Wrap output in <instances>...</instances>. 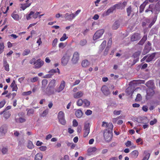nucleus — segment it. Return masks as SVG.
Segmentation results:
<instances>
[{
	"label": "nucleus",
	"mask_w": 160,
	"mask_h": 160,
	"mask_svg": "<svg viewBox=\"0 0 160 160\" xmlns=\"http://www.w3.org/2000/svg\"><path fill=\"white\" fill-rule=\"evenodd\" d=\"M132 8L131 6H129L127 9V12L128 14V16H129L131 14L132 12Z\"/></svg>",
	"instance_id": "nucleus-51"
},
{
	"label": "nucleus",
	"mask_w": 160,
	"mask_h": 160,
	"mask_svg": "<svg viewBox=\"0 0 160 160\" xmlns=\"http://www.w3.org/2000/svg\"><path fill=\"white\" fill-rule=\"evenodd\" d=\"M92 111L89 109L87 110L85 112V114L87 116H89L91 115L92 113Z\"/></svg>",
	"instance_id": "nucleus-53"
},
{
	"label": "nucleus",
	"mask_w": 160,
	"mask_h": 160,
	"mask_svg": "<svg viewBox=\"0 0 160 160\" xmlns=\"http://www.w3.org/2000/svg\"><path fill=\"white\" fill-rule=\"evenodd\" d=\"M57 72H58L59 74H60V71L59 69L58 68L56 69H51L48 72V73H50L51 74H52L53 76L54 73H56Z\"/></svg>",
	"instance_id": "nucleus-29"
},
{
	"label": "nucleus",
	"mask_w": 160,
	"mask_h": 160,
	"mask_svg": "<svg viewBox=\"0 0 160 160\" xmlns=\"http://www.w3.org/2000/svg\"><path fill=\"white\" fill-rule=\"evenodd\" d=\"M89 62L87 60L83 61L82 63V66L83 67H86L89 65Z\"/></svg>",
	"instance_id": "nucleus-36"
},
{
	"label": "nucleus",
	"mask_w": 160,
	"mask_h": 160,
	"mask_svg": "<svg viewBox=\"0 0 160 160\" xmlns=\"http://www.w3.org/2000/svg\"><path fill=\"white\" fill-rule=\"evenodd\" d=\"M157 19V16H155L153 18L152 22L150 24L149 26V27L151 28L155 23Z\"/></svg>",
	"instance_id": "nucleus-42"
},
{
	"label": "nucleus",
	"mask_w": 160,
	"mask_h": 160,
	"mask_svg": "<svg viewBox=\"0 0 160 160\" xmlns=\"http://www.w3.org/2000/svg\"><path fill=\"white\" fill-rule=\"evenodd\" d=\"M127 4V2L124 1L123 2H120L119 3L114 5V7L115 9H122L124 8L126 5Z\"/></svg>",
	"instance_id": "nucleus-13"
},
{
	"label": "nucleus",
	"mask_w": 160,
	"mask_h": 160,
	"mask_svg": "<svg viewBox=\"0 0 160 160\" xmlns=\"http://www.w3.org/2000/svg\"><path fill=\"white\" fill-rule=\"evenodd\" d=\"M154 88H148L147 90V95L146 97L147 99H149L152 96L154 93Z\"/></svg>",
	"instance_id": "nucleus-16"
},
{
	"label": "nucleus",
	"mask_w": 160,
	"mask_h": 160,
	"mask_svg": "<svg viewBox=\"0 0 160 160\" xmlns=\"http://www.w3.org/2000/svg\"><path fill=\"white\" fill-rule=\"evenodd\" d=\"M137 82L138 83H144L145 82V81L143 80H133L132 81H131L129 83L130 85H132V84H135L136 83H135L136 82Z\"/></svg>",
	"instance_id": "nucleus-33"
},
{
	"label": "nucleus",
	"mask_w": 160,
	"mask_h": 160,
	"mask_svg": "<svg viewBox=\"0 0 160 160\" xmlns=\"http://www.w3.org/2000/svg\"><path fill=\"white\" fill-rule=\"evenodd\" d=\"M59 122L62 125H64L66 123L65 117L58 119Z\"/></svg>",
	"instance_id": "nucleus-44"
},
{
	"label": "nucleus",
	"mask_w": 160,
	"mask_h": 160,
	"mask_svg": "<svg viewBox=\"0 0 160 160\" xmlns=\"http://www.w3.org/2000/svg\"><path fill=\"white\" fill-rule=\"evenodd\" d=\"M119 21H116L113 24L112 26L113 29L116 30L117 29L119 26Z\"/></svg>",
	"instance_id": "nucleus-31"
},
{
	"label": "nucleus",
	"mask_w": 160,
	"mask_h": 160,
	"mask_svg": "<svg viewBox=\"0 0 160 160\" xmlns=\"http://www.w3.org/2000/svg\"><path fill=\"white\" fill-rule=\"evenodd\" d=\"M151 5H149L148 9L146 10L145 11V12H146V13L149 12V13H152L153 12L152 11V9L151 8Z\"/></svg>",
	"instance_id": "nucleus-52"
},
{
	"label": "nucleus",
	"mask_w": 160,
	"mask_h": 160,
	"mask_svg": "<svg viewBox=\"0 0 160 160\" xmlns=\"http://www.w3.org/2000/svg\"><path fill=\"white\" fill-rule=\"evenodd\" d=\"M27 147L28 148L30 149H32L34 147L32 142L31 141H29L28 142Z\"/></svg>",
	"instance_id": "nucleus-41"
},
{
	"label": "nucleus",
	"mask_w": 160,
	"mask_h": 160,
	"mask_svg": "<svg viewBox=\"0 0 160 160\" xmlns=\"http://www.w3.org/2000/svg\"><path fill=\"white\" fill-rule=\"evenodd\" d=\"M65 82L64 80H62L59 87L55 90V92L59 93L62 91L65 87Z\"/></svg>",
	"instance_id": "nucleus-11"
},
{
	"label": "nucleus",
	"mask_w": 160,
	"mask_h": 160,
	"mask_svg": "<svg viewBox=\"0 0 160 160\" xmlns=\"http://www.w3.org/2000/svg\"><path fill=\"white\" fill-rule=\"evenodd\" d=\"M6 103V101L5 100H3L0 102V108H1L4 107Z\"/></svg>",
	"instance_id": "nucleus-49"
},
{
	"label": "nucleus",
	"mask_w": 160,
	"mask_h": 160,
	"mask_svg": "<svg viewBox=\"0 0 160 160\" xmlns=\"http://www.w3.org/2000/svg\"><path fill=\"white\" fill-rule=\"evenodd\" d=\"M75 114L77 117L78 118H80V110L78 109L75 112Z\"/></svg>",
	"instance_id": "nucleus-59"
},
{
	"label": "nucleus",
	"mask_w": 160,
	"mask_h": 160,
	"mask_svg": "<svg viewBox=\"0 0 160 160\" xmlns=\"http://www.w3.org/2000/svg\"><path fill=\"white\" fill-rule=\"evenodd\" d=\"M140 38V35L138 33H134L131 38V41H135L139 39Z\"/></svg>",
	"instance_id": "nucleus-21"
},
{
	"label": "nucleus",
	"mask_w": 160,
	"mask_h": 160,
	"mask_svg": "<svg viewBox=\"0 0 160 160\" xmlns=\"http://www.w3.org/2000/svg\"><path fill=\"white\" fill-rule=\"evenodd\" d=\"M44 62L41 60L40 59H38L34 63L35 66L34 68H39L42 66Z\"/></svg>",
	"instance_id": "nucleus-12"
},
{
	"label": "nucleus",
	"mask_w": 160,
	"mask_h": 160,
	"mask_svg": "<svg viewBox=\"0 0 160 160\" xmlns=\"http://www.w3.org/2000/svg\"><path fill=\"white\" fill-rule=\"evenodd\" d=\"M73 126L74 127H77L78 125V123L75 119H74L72 122Z\"/></svg>",
	"instance_id": "nucleus-61"
},
{
	"label": "nucleus",
	"mask_w": 160,
	"mask_h": 160,
	"mask_svg": "<svg viewBox=\"0 0 160 160\" xmlns=\"http://www.w3.org/2000/svg\"><path fill=\"white\" fill-rule=\"evenodd\" d=\"M65 117L64 114L63 112L62 111H60L58 114V118L59 119L61 118H62Z\"/></svg>",
	"instance_id": "nucleus-39"
},
{
	"label": "nucleus",
	"mask_w": 160,
	"mask_h": 160,
	"mask_svg": "<svg viewBox=\"0 0 160 160\" xmlns=\"http://www.w3.org/2000/svg\"><path fill=\"white\" fill-rule=\"evenodd\" d=\"M10 87L12 88V91H17L18 90V88L17 85L16 84V82L15 80H13L11 83Z\"/></svg>",
	"instance_id": "nucleus-24"
},
{
	"label": "nucleus",
	"mask_w": 160,
	"mask_h": 160,
	"mask_svg": "<svg viewBox=\"0 0 160 160\" xmlns=\"http://www.w3.org/2000/svg\"><path fill=\"white\" fill-rule=\"evenodd\" d=\"M73 96L75 98H79L80 97V92H78L77 93H74Z\"/></svg>",
	"instance_id": "nucleus-54"
},
{
	"label": "nucleus",
	"mask_w": 160,
	"mask_h": 160,
	"mask_svg": "<svg viewBox=\"0 0 160 160\" xmlns=\"http://www.w3.org/2000/svg\"><path fill=\"white\" fill-rule=\"evenodd\" d=\"M125 145L127 147H130V146H132V147H133V148H135L136 147L135 146H133V143L131 142V141H128L125 143Z\"/></svg>",
	"instance_id": "nucleus-40"
},
{
	"label": "nucleus",
	"mask_w": 160,
	"mask_h": 160,
	"mask_svg": "<svg viewBox=\"0 0 160 160\" xmlns=\"http://www.w3.org/2000/svg\"><path fill=\"white\" fill-rule=\"evenodd\" d=\"M90 104V102L86 99H84L82 101V105L84 107H88Z\"/></svg>",
	"instance_id": "nucleus-23"
},
{
	"label": "nucleus",
	"mask_w": 160,
	"mask_h": 160,
	"mask_svg": "<svg viewBox=\"0 0 160 160\" xmlns=\"http://www.w3.org/2000/svg\"><path fill=\"white\" fill-rule=\"evenodd\" d=\"M39 149L42 151H45L47 149V147L46 146H42L39 148Z\"/></svg>",
	"instance_id": "nucleus-63"
},
{
	"label": "nucleus",
	"mask_w": 160,
	"mask_h": 160,
	"mask_svg": "<svg viewBox=\"0 0 160 160\" xmlns=\"http://www.w3.org/2000/svg\"><path fill=\"white\" fill-rule=\"evenodd\" d=\"M115 8L114 7V6H113L112 7H111L109 9H108L107 12V15H109L110 13L112 12L114 10H115Z\"/></svg>",
	"instance_id": "nucleus-38"
},
{
	"label": "nucleus",
	"mask_w": 160,
	"mask_h": 160,
	"mask_svg": "<svg viewBox=\"0 0 160 160\" xmlns=\"http://www.w3.org/2000/svg\"><path fill=\"white\" fill-rule=\"evenodd\" d=\"M98 150L99 151L100 150H98L95 147H90L88 150V153L90 155L92 154Z\"/></svg>",
	"instance_id": "nucleus-18"
},
{
	"label": "nucleus",
	"mask_w": 160,
	"mask_h": 160,
	"mask_svg": "<svg viewBox=\"0 0 160 160\" xmlns=\"http://www.w3.org/2000/svg\"><path fill=\"white\" fill-rule=\"evenodd\" d=\"M24 115L22 112L19 113L18 114L19 117L16 118H15V121L18 123H23L26 121V119L25 117H23Z\"/></svg>",
	"instance_id": "nucleus-4"
},
{
	"label": "nucleus",
	"mask_w": 160,
	"mask_h": 160,
	"mask_svg": "<svg viewBox=\"0 0 160 160\" xmlns=\"http://www.w3.org/2000/svg\"><path fill=\"white\" fill-rule=\"evenodd\" d=\"M147 36L144 35L142 39L138 43V44L141 45H142L147 40Z\"/></svg>",
	"instance_id": "nucleus-34"
},
{
	"label": "nucleus",
	"mask_w": 160,
	"mask_h": 160,
	"mask_svg": "<svg viewBox=\"0 0 160 160\" xmlns=\"http://www.w3.org/2000/svg\"><path fill=\"white\" fill-rule=\"evenodd\" d=\"M151 44L149 42H148L147 44L145 45L142 53L145 55L148 53L151 49Z\"/></svg>",
	"instance_id": "nucleus-14"
},
{
	"label": "nucleus",
	"mask_w": 160,
	"mask_h": 160,
	"mask_svg": "<svg viewBox=\"0 0 160 160\" xmlns=\"http://www.w3.org/2000/svg\"><path fill=\"white\" fill-rule=\"evenodd\" d=\"M68 38V37H67L65 33L63 34L62 36L60 38V41H63L66 40Z\"/></svg>",
	"instance_id": "nucleus-47"
},
{
	"label": "nucleus",
	"mask_w": 160,
	"mask_h": 160,
	"mask_svg": "<svg viewBox=\"0 0 160 160\" xmlns=\"http://www.w3.org/2000/svg\"><path fill=\"white\" fill-rule=\"evenodd\" d=\"M79 58V54L77 52H74L73 54L72 61L73 64H76L78 62Z\"/></svg>",
	"instance_id": "nucleus-10"
},
{
	"label": "nucleus",
	"mask_w": 160,
	"mask_h": 160,
	"mask_svg": "<svg viewBox=\"0 0 160 160\" xmlns=\"http://www.w3.org/2000/svg\"><path fill=\"white\" fill-rule=\"evenodd\" d=\"M3 66L5 68V70L7 71H9V65L7 61L5 60H3Z\"/></svg>",
	"instance_id": "nucleus-27"
},
{
	"label": "nucleus",
	"mask_w": 160,
	"mask_h": 160,
	"mask_svg": "<svg viewBox=\"0 0 160 160\" xmlns=\"http://www.w3.org/2000/svg\"><path fill=\"white\" fill-rule=\"evenodd\" d=\"M34 111L33 109H30L27 112V114L29 116L31 114H33L34 113Z\"/></svg>",
	"instance_id": "nucleus-50"
},
{
	"label": "nucleus",
	"mask_w": 160,
	"mask_h": 160,
	"mask_svg": "<svg viewBox=\"0 0 160 160\" xmlns=\"http://www.w3.org/2000/svg\"><path fill=\"white\" fill-rule=\"evenodd\" d=\"M11 115L9 111H5L4 113L3 117L6 118H8Z\"/></svg>",
	"instance_id": "nucleus-43"
},
{
	"label": "nucleus",
	"mask_w": 160,
	"mask_h": 160,
	"mask_svg": "<svg viewBox=\"0 0 160 160\" xmlns=\"http://www.w3.org/2000/svg\"><path fill=\"white\" fill-rule=\"evenodd\" d=\"M40 13V12H37L36 13L34 14V12L33 11H31L30 13L26 15V18L27 20H29L31 18V16H32L33 18L36 19L37 18L38 16V15Z\"/></svg>",
	"instance_id": "nucleus-8"
},
{
	"label": "nucleus",
	"mask_w": 160,
	"mask_h": 160,
	"mask_svg": "<svg viewBox=\"0 0 160 160\" xmlns=\"http://www.w3.org/2000/svg\"><path fill=\"white\" fill-rule=\"evenodd\" d=\"M7 131V127L6 125H3L0 127V139L2 138Z\"/></svg>",
	"instance_id": "nucleus-5"
},
{
	"label": "nucleus",
	"mask_w": 160,
	"mask_h": 160,
	"mask_svg": "<svg viewBox=\"0 0 160 160\" xmlns=\"http://www.w3.org/2000/svg\"><path fill=\"white\" fill-rule=\"evenodd\" d=\"M4 48V43L2 42L0 44V54L2 53Z\"/></svg>",
	"instance_id": "nucleus-45"
},
{
	"label": "nucleus",
	"mask_w": 160,
	"mask_h": 160,
	"mask_svg": "<svg viewBox=\"0 0 160 160\" xmlns=\"http://www.w3.org/2000/svg\"><path fill=\"white\" fill-rule=\"evenodd\" d=\"M8 151V148L5 147H3L2 149V153L4 154L7 153Z\"/></svg>",
	"instance_id": "nucleus-56"
},
{
	"label": "nucleus",
	"mask_w": 160,
	"mask_h": 160,
	"mask_svg": "<svg viewBox=\"0 0 160 160\" xmlns=\"http://www.w3.org/2000/svg\"><path fill=\"white\" fill-rule=\"evenodd\" d=\"M12 17L15 20L18 21L19 20V16L16 13V12H14L11 14Z\"/></svg>",
	"instance_id": "nucleus-28"
},
{
	"label": "nucleus",
	"mask_w": 160,
	"mask_h": 160,
	"mask_svg": "<svg viewBox=\"0 0 160 160\" xmlns=\"http://www.w3.org/2000/svg\"><path fill=\"white\" fill-rule=\"evenodd\" d=\"M31 93H32V92L31 91H29L28 92H24L22 93V95H25V96L27 95H29L31 94Z\"/></svg>",
	"instance_id": "nucleus-62"
},
{
	"label": "nucleus",
	"mask_w": 160,
	"mask_h": 160,
	"mask_svg": "<svg viewBox=\"0 0 160 160\" xmlns=\"http://www.w3.org/2000/svg\"><path fill=\"white\" fill-rule=\"evenodd\" d=\"M101 90L104 95L106 96H108L110 94L109 88L106 85L103 86Z\"/></svg>",
	"instance_id": "nucleus-9"
},
{
	"label": "nucleus",
	"mask_w": 160,
	"mask_h": 160,
	"mask_svg": "<svg viewBox=\"0 0 160 160\" xmlns=\"http://www.w3.org/2000/svg\"><path fill=\"white\" fill-rule=\"evenodd\" d=\"M58 42V39L56 38L54 39L52 42V45L53 47H55L56 46Z\"/></svg>",
	"instance_id": "nucleus-58"
},
{
	"label": "nucleus",
	"mask_w": 160,
	"mask_h": 160,
	"mask_svg": "<svg viewBox=\"0 0 160 160\" xmlns=\"http://www.w3.org/2000/svg\"><path fill=\"white\" fill-rule=\"evenodd\" d=\"M142 99V97L140 94H138L136 99V101H140Z\"/></svg>",
	"instance_id": "nucleus-55"
},
{
	"label": "nucleus",
	"mask_w": 160,
	"mask_h": 160,
	"mask_svg": "<svg viewBox=\"0 0 160 160\" xmlns=\"http://www.w3.org/2000/svg\"><path fill=\"white\" fill-rule=\"evenodd\" d=\"M90 126L89 123L88 122H86L85 123L84 128V133L83 136L84 138L86 137L90 132Z\"/></svg>",
	"instance_id": "nucleus-6"
},
{
	"label": "nucleus",
	"mask_w": 160,
	"mask_h": 160,
	"mask_svg": "<svg viewBox=\"0 0 160 160\" xmlns=\"http://www.w3.org/2000/svg\"><path fill=\"white\" fill-rule=\"evenodd\" d=\"M71 55V52L69 51H67L65 54L62 58L61 63L63 66H65L67 64Z\"/></svg>",
	"instance_id": "nucleus-2"
},
{
	"label": "nucleus",
	"mask_w": 160,
	"mask_h": 160,
	"mask_svg": "<svg viewBox=\"0 0 160 160\" xmlns=\"http://www.w3.org/2000/svg\"><path fill=\"white\" fill-rule=\"evenodd\" d=\"M146 6L144 4H142L140 6L139 12L140 13H142L144 11V9Z\"/></svg>",
	"instance_id": "nucleus-46"
},
{
	"label": "nucleus",
	"mask_w": 160,
	"mask_h": 160,
	"mask_svg": "<svg viewBox=\"0 0 160 160\" xmlns=\"http://www.w3.org/2000/svg\"><path fill=\"white\" fill-rule=\"evenodd\" d=\"M104 32V30L102 29L99 30L96 32L93 37L94 40H96L99 38L103 34Z\"/></svg>",
	"instance_id": "nucleus-7"
},
{
	"label": "nucleus",
	"mask_w": 160,
	"mask_h": 160,
	"mask_svg": "<svg viewBox=\"0 0 160 160\" xmlns=\"http://www.w3.org/2000/svg\"><path fill=\"white\" fill-rule=\"evenodd\" d=\"M48 84V80L46 79H43L42 81V90L44 91V89Z\"/></svg>",
	"instance_id": "nucleus-32"
},
{
	"label": "nucleus",
	"mask_w": 160,
	"mask_h": 160,
	"mask_svg": "<svg viewBox=\"0 0 160 160\" xmlns=\"http://www.w3.org/2000/svg\"><path fill=\"white\" fill-rule=\"evenodd\" d=\"M138 155V152L137 150H134L130 154L131 157L133 158H136Z\"/></svg>",
	"instance_id": "nucleus-26"
},
{
	"label": "nucleus",
	"mask_w": 160,
	"mask_h": 160,
	"mask_svg": "<svg viewBox=\"0 0 160 160\" xmlns=\"http://www.w3.org/2000/svg\"><path fill=\"white\" fill-rule=\"evenodd\" d=\"M112 124L111 123H108L107 122H103L102 124V126L103 127H105L106 128V129H110V128L109 127V124Z\"/></svg>",
	"instance_id": "nucleus-35"
},
{
	"label": "nucleus",
	"mask_w": 160,
	"mask_h": 160,
	"mask_svg": "<svg viewBox=\"0 0 160 160\" xmlns=\"http://www.w3.org/2000/svg\"><path fill=\"white\" fill-rule=\"evenodd\" d=\"M38 80V77H35L31 79V81L32 82H35L37 81Z\"/></svg>",
	"instance_id": "nucleus-60"
},
{
	"label": "nucleus",
	"mask_w": 160,
	"mask_h": 160,
	"mask_svg": "<svg viewBox=\"0 0 160 160\" xmlns=\"http://www.w3.org/2000/svg\"><path fill=\"white\" fill-rule=\"evenodd\" d=\"M87 42V41L86 40L83 39L81 41V46H84L85 45Z\"/></svg>",
	"instance_id": "nucleus-64"
},
{
	"label": "nucleus",
	"mask_w": 160,
	"mask_h": 160,
	"mask_svg": "<svg viewBox=\"0 0 160 160\" xmlns=\"http://www.w3.org/2000/svg\"><path fill=\"white\" fill-rule=\"evenodd\" d=\"M144 154L145 156L143 158L142 160H148L150 156V154L149 153V151H144Z\"/></svg>",
	"instance_id": "nucleus-25"
},
{
	"label": "nucleus",
	"mask_w": 160,
	"mask_h": 160,
	"mask_svg": "<svg viewBox=\"0 0 160 160\" xmlns=\"http://www.w3.org/2000/svg\"><path fill=\"white\" fill-rule=\"evenodd\" d=\"M30 51L29 49H26L22 53V55L23 56L27 55L30 53Z\"/></svg>",
	"instance_id": "nucleus-48"
},
{
	"label": "nucleus",
	"mask_w": 160,
	"mask_h": 160,
	"mask_svg": "<svg viewBox=\"0 0 160 160\" xmlns=\"http://www.w3.org/2000/svg\"><path fill=\"white\" fill-rule=\"evenodd\" d=\"M56 80L54 79L52 80L50 82L48 87L47 88L48 93L49 94H54L55 91L54 90V88L55 86Z\"/></svg>",
	"instance_id": "nucleus-3"
},
{
	"label": "nucleus",
	"mask_w": 160,
	"mask_h": 160,
	"mask_svg": "<svg viewBox=\"0 0 160 160\" xmlns=\"http://www.w3.org/2000/svg\"><path fill=\"white\" fill-rule=\"evenodd\" d=\"M106 44V41L105 40L104 41L100 46L99 50L100 51H102L104 49Z\"/></svg>",
	"instance_id": "nucleus-37"
},
{
	"label": "nucleus",
	"mask_w": 160,
	"mask_h": 160,
	"mask_svg": "<svg viewBox=\"0 0 160 160\" xmlns=\"http://www.w3.org/2000/svg\"><path fill=\"white\" fill-rule=\"evenodd\" d=\"M141 53V52L138 51L134 53L133 55V57L134 58L133 60L134 64H135L139 60L140 55Z\"/></svg>",
	"instance_id": "nucleus-17"
},
{
	"label": "nucleus",
	"mask_w": 160,
	"mask_h": 160,
	"mask_svg": "<svg viewBox=\"0 0 160 160\" xmlns=\"http://www.w3.org/2000/svg\"><path fill=\"white\" fill-rule=\"evenodd\" d=\"M42 157L43 155L42 153H38L35 155V160H41Z\"/></svg>",
	"instance_id": "nucleus-30"
},
{
	"label": "nucleus",
	"mask_w": 160,
	"mask_h": 160,
	"mask_svg": "<svg viewBox=\"0 0 160 160\" xmlns=\"http://www.w3.org/2000/svg\"><path fill=\"white\" fill-rule=\"evenodd\" d=\"M157 53H153L151 54H148L146 56V62H148L153 60L154 59L155 55Z\"/></svg>",
	"instance_id": "nucleus-15"
},
{
	"label": "nucleus",
	"mask_w": 160,
	"mask_h": 160,
	"mask_svg": "<svg viewBox=\"0 0 160 160\" xmlns=\"http://www.w3.org/2000/svg\"><path fill=\"white\" fill-rule=\"evenodd\" d=\"M145 84L148 88H154V84L153 80L149 81L146 83Z\"/></svg>",
	"instance_id": "nucleus-20"
},
{
	"label": "nucleus",
	"mask_w": 160,
	"mask_h": 160,
	"mask_svg": "<svg viewBox=\"0 0 160 160\" xmlns=\"http://www.w3.org/2000/svg\"><path fill=\"white\" fill-rule=\"evenodd\" d=\"M110 129H105L103 135L105 140L109 142L111 141L112 137V131L113 128L112 124H109Z\"/></svg>",
	"instance_id": "nucleus-1"
},
{
	"label": "nucleus",
	"mask_w": 160,
	"mask_h": 160,
	"mask_svg": "<svg viewBox=\"0 0 160 160\" xmlns=\"http://www.w3.org/2000/svg\"><path fill=\"white\" fill-rule=\"evenodd\" d=\"M48 110L46 109L42 113V116L44 117L46 116L48 113Z\"/></svg>",
	"instance_id": "nucleus-57"
},
{
	"label": "nucleus",
	"mask_w": 160,
	"mask_h": 160,
	"mask_svg": "<svg viewBox=\"0 0 160 160\" xmlns=\"http://www.w3.org/2000/svg\"><path fill=\"white\" fill-rule=\"evenodd\" d=\"M64 17L66 20L71 21L74 18V16L72 13L69 14L68 13H66L65 14Z\"/></svg>",
	"instance_id": "nucleus-19"
},
{
	"label": "nucleus",
	"mask_w": 160,
	"mask_h": 160,
	"mask_svg": "<svg viewBox=\"0 0 160 160\" xmlns=\"http://www.w3.org/2000/svg\"><path fill=\"white\" fill-rule=\"evenodd\" d=\"M29 0H27L26 3L21 4V8L23 10H25L30 5L31 3H28V2Z\"/></svg>",
	"instance_id": "nucleus-22"
}]
</instances>
